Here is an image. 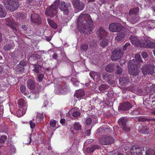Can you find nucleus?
<instances>
[{
	"mask_svg": "<svg viewBox=\"0 0 155 155\" xmlns=\"http://www.w3.org/2000/svg\"><path fill=\"white\" fill-rule=\"evenodd\" d=\"M77 29L81 34L91 33L93 30V21L88 14H81L77 20Z\"/></svg>",
	"mask_w": 155,
	"mask_h": 155,
	"instance_id": "1",
	"label": "nucleus"
},
{
	"mask_svg": "<svg viewBox=\"0 0 155 155\" xmlns=\"http://www.w3.org/2000/svg\"><path fill=\"white\" fill-rule=\"evenodd\" d=\"M134 60H130L128 62V71L129 73L131 75L136 76L140 72L141 69L140 65L137 64Z\"/></svg>",
	"mask_w": 155,
	"mask_h": 155,
	"instance_id": "2",
	"label": "nucleus"
},
{
	"mask_svg": "<svg viewBox=\"0 0 155 155\" xmlns=\"http://www.w3.org/2000/svg\"><path fill=\"white\" fill-rule=\"evenodd\" d=\"M4 4L5 8L11 12L15 11L19 6L18 0H4Z\"/></svg>",
	"mask_w": 155,
	"mask_h": 155,
	"instance_id": "3",
	"label": "nucleus"
},
{
	"mask_svg": "<svg viewBox=\"0 0 155 155\" xmlns=\"http://www.w3.org/2000/svg\"><path fill=\"white\" fill-rule=\"evenodd\" d=\"M150 37H144L141 39L139 47L147 48H155V43L151 42Z\"/></svg>",
	"mask_w": 155,
	"mask_h": 155,
	"instance_id": "4",
	"label": "nucleus"
},
{
	"mask_svg": "<svg viewBox=\"0 0 155 155\" xmlns=\"http://www.w3.org/2000/svg\"><path fill=\"white\" fill-rule=\"evenodd\" d=\"M59 2L58 0L55 1L53 4L46 9L45 11V14L47 16L53 17L57 13V10L58 9L57 5L59 4Z\"/></svg>",
	"mask_w": 155,
	"mask_h": 155,
	"instance_id": "5",
	"label": "nucleus"
},
{
	"mask_svg": "<svg viewBox=\"0 0 155 155\" xmlns=\"http://www.w3.org/2000/svg\"><path fill=\"white\" fill-rule=\"evenodd\" d=\"M27 102L23 98L19 99L18 101V103L20 108L18 113L20 114V117H21L25 114L27 110L28 105Z\"/></svg>",
	"mask_w": 155,
	"mask_h": 155,
	"instance_id": "6",
	"label": "nucleus"
},
{
	"mask_svg": "<svg viewBox=\"0 0 155 155\" xmlns=\"http://www.w3.org/2000/svg\"><path fill=\"white\" fill-rule=\"evenodd\" d=\"M127 118L124 117H120L118 120V124L123 130L126 132L129 131L130 130V128L127 125Z\"/></svg>",
	"mask_w": 155,
	"mask_h": 155,
	"instance_id": "7",
	"label": "nucleus"
},
{
	"mask_svg": "<svg viewBox=\"0 0 155 155\" xmlns=\"http://www.w3.org/2000/svg\"><path fill=\"white\" fill-rule=\"evenodd\" d=\"M124 51L121 48H117L112 52L111 57V60L114 61L120 59Z\"/></svg>",
	"mask_w": 155,
	"mask_h": 155,
	"instance_id": "8",
	"label": "nucleus"
},
{
	"mask_svg": "<svg viewBox=\"0 0 155 155\" xmlns=\"http://www.w3.org/2000/svg\"><path fill=\"white\" fill-rule=\"evenodd\" d=\"M154 67L151 65H146L143 67L142 70L143 75L145 77L152 75L154 73Z\"/></svg>",
	"mask_w": 155,
	"mask_h": 155,
	"instance_id": "9",
	"label": "nucleus"
},
{
	"mask_svg": "<svg viewBox=\"0 0 155 155\" xmlns=\"http://www.w3.org/2000/svg\"><path fill=\"white\" fill-rule=\"evenodd\" d=\"M144 151V147H140L136 145L133 146L130 150L131 155H141L142 151Z\"/></svg>",
	"mask_w": 155,
	"mask_h": 155,
	"instance_id": "10",
	"label": "nucleus"
},
{
	"mask_svg": "<svg viewBox=\"0 0 155 155\" xmlns=\"http://www.w3.org/2000/svg\"><path fill=\"white\" fill-rule=\"evenodd\" d=\"M100 143L102 145H109L113 142V138L110 136L101 137L99 140Z\"/></svg>",
	"mask_w": 155,
	"mask_h": 155,
	"instance_id": "11",
	"label": "nucleus"
},
{
	"mask_svg": "<svg viewBox=\"0 0 155 155\" xmlns=\"http://www.w3.org/2000/svg\"><path fill=\"white\" fill-rule=\"evenodd\" d=\"M109 28L110 31L113 32H119L123 29L125 30L120 24L117 23L111 24L109 25Z\"/></svg>",
	"mask_w": 155,
	"mask_h": 155,
	"instance_id": "12",
	"label": "nucleus"
},
{
	"mask_svg": "<svg viewBox=\"0 0 155 155\" xmlns=\"http://www.w3.org/2000/svg\"><path fill=\"white\" fill-rule=\"evenodd\" d=\"M55 87V92L58 94L67 92L68 89V87L65 84L61 85L59 84H57Z\"/></svg>",
	"mask_w": 155,
	"mask_h": 155,
	"instance_id": "13",
	"label": "nucleus"
},
{
	"mask_svg": "<svg viewBox=\"0 0 155 155\" xmlns=\"http://www.w3.org/2000/svg\"><path fill=\"white\" fill-rule=\"evenodd\" d=\"M58 0L59 1V4L57 5H58V8L59 6V8L61 11H63L64 13L65 14L68 15L69 13L68 7L70 4L66 3L64 1L60 2V0Z\"/></svg>",
	"mask_w": 155,
	"mask_h": 155,
	"instance_id": "14",
	"label": "nucleus"
},
{
	"mask_svg": "<svg viewBox=\"0 0 155 155\" xmlns=\"http://www.w3.org/2000/svg\"><path fill=\"white\" fill-rule=\"evenodd\" d=\"M72 4L74 8L79 11L82 10L85 7L84 3L80 0H73Z\"/></svg>",
	"mask_w": 155,
	"mask_h": 155,
	"instance_id": "15",
	"label": "nucleus"
},
{
	"mask_svg": "<svg viewBox=\"0 0 155 155\" xmlns=\"http://www.w3.org/2000/svg\"><path fill=\"white\" fill-rule=\"evenodd\" d=\"M31 20L33 23L38 25L41 24L42 21L40 16L38 14L34 13L31 15Z\"/></svg>",
	"mask_w": 155,
	"mask_h": 155,
	"instance_id": "16",
	"label": "nucleus"
},
{
	"mask_svg": "<svg viewBox=\"0 0 155 155\" xmlns=\"http://www.w3.org/2000/svg\"><path fill=\"white\" fill-rule=\"evenodd\" d=\"M129 40L133 45L139 47L141 39L134 35H131L129 38Z\"/></svg>",
	"mask_w": 155,
	"mask_h": 155,
	"instance_id": "17",
	"label": "nucleus"
},
{
	"mask_svg": "<svg viewBox=\"0 0 155 155\" xmlns=\"http://www.w3.org/2000/svg\"><path fill=\"white\" fill-rule=\"evenodd\" d=\"M133 106L130 102H126L123 103L120 107V110H127L132 108Z\"/></svg>",
	"mask_w": 155,
	"mask_h": 155,
	"instance_id": "18",
	"label": "nucleus"
},
{
	"mask_svg": "<svg viewBox=\"0 0 155 155\" xmlns=\"http://www.w3.org/2000/svg\"><path fill=\"white\" fill-rule=\"evenodd\" d=\"M97 34L101 39L107 36V33L103 27H100L97 31Z\"/></svg>",
	"mask_w": 155,
	"mask_h": 155,
	"instance_id": "19",
	"label": "nucleus"
},
{
	"mask_svg": "<svg viewBox=\"0 0 155 155\" xmlns=\"http://www.w3.org/2000/svg\"><path fill=\"white\" fill-rule=\"evenodd\" d=\"M34 69L32 71L34 73V74L36 75L40 73L42 71L41 66L38 64H34L33 66Z\"/></svg>",
	"mask_w": 155,
	"mask_h": 155,
	"instance_id": "20",
	"label": "nucleus"
},
{
	"mask_svg": "<svg viewBox=\"0 0 155 155\" xmlns=\"http://www.w3.org/2000/svg\"><path fill=\"white\" fill-rule=\"evenodd\" d=\"M100 148V146L97 144L91 145L88 147L87 148V152L88 153H93L96 149H98Z\"/></svg>",
	"mask_w": 155,
	"mask_h": 155,
	"instance_id": "21",
	"label": "nucleus"
},
{
	"mask_svg": "<svg viewBox=\"0 0 155 155\" xmlns=\"http://www.w3.org/2000/svg\"><path fill=\"white\" fill-rule=\"evenodd\" d=\"M126 29H123L120 31V32L118 33L117 36L115 38L116 41H118L123 39L125 36Z\"/></svg>",
	"mask_w": 155,
	"mask_h": 155,
	"instance_id": "22",
	"label": "nucleus"
},
{
	"mask_svg": "<svg viewBox=\"0 0 155 155\" xmlns=\"http://www.w3.org/2000/svg\"><path fill=\"white\" fill-rule=\"evenodd\" d=\"M89 74L91 78L94 80L96 79L98 81L101 79V74L100 73L92 71L90 72Z\"/></svg>",
	"mask_w": 155,
	"mask_h": 155,
	"instance_id": "23",
	"label": "nucleus"
},
{
	"mask_svg": "<svg viewBox=\"0 0 155 155\" xmlns=\"http://www.w3.org/2000/svg\"><path fill=\"white\" fill-rule=\"evenodd\" d=\"M119 81L121 86H125L129 82V80L127 77H122L120 78Z\"/></svg>",
	"mask_w": 155,
	"mask_h": 155,
	"instance_id": "24",
	"label": "nucleus"
},
{
	"mask_svg": "<svg viewBox=\"0 0 155 155\" xmlns=\"http://www.w3.org/2000/svg\"><path fill=\"white\" fill-rule=\"evenodd\" d=\"M27 86L29 89L33 90L35 87V83L34 81L31 79H29L27 81Z\"/></svg>",
	"mask_w": 155,
	"mask_h": 155,
	"instance_id": "25",
	"label": "nucleus"
},
{
	"mask_svg": "<svg viewBox=\"0 0 155 155\" xmlns=\"http://www.w3.org/2000/svg\"><path fill=\"white\" fill-rule=\"evenodd\" d=\"M84 94L85 93L84 90L81 89L77 91L74 94V96L78 98H80L84 96Z\"/></svg>",
	"mask_w": 155,
	"mask_h": 155,
	"instance_id": "26",
	"label": "nucleus"
},
{
	"mask_svg": "<svg viewBox=\"0 0 155 155\" xmlns=\"http://www.w3.org/2000/svg\"><path fill=\"white\" fill-rule=\"evenodd\" d=\"M105 69L107 71L109 72H112L114 70V65L110 64H108L105 68Z\"/></svg>",
	"mask_w": 155,
	"mask_h": 155,
	"instance_id": "27",
	"label": "nucleus"
},
{
	"mask_svg": "<svg viewBox=\"0 0 155 155\" xmlns=\"http://www.w3.org/2000/svg\"><path fill=\"white\" fill-rule=\"evenodd\" d=\"M140 130L141 132L143 134H148L150 131L149 128L147 126H142L140 127Z\"/></svg>",
	"mask_w": 155,
	"mask_h": 155,
	"instance_id": "28",
	"label": "nucleus"
},
{
	"mask_svg": "<svg viewBox=\"0 0 155 155\" xmlns=\"http://www.w3.org/2000/svg\"><path fill=\"white\" fill-rule=\"evenodd\" d=\"M47 20L48 23L50 26L52 28L54 29H56L57 28L58 25L54 22V21L48 18Z\"/></svg>",
	"mask_w": 155,
	"mask_h": 155,
	"instance_id": "29",
	"label": "nucleus"
},
{
	"mask_svg": "<svg viewBox=\"0 0 155 155\" xmlns=\"http://www.w3.org/2000/svg\"><path fill=\"white\" fill-rule=\"evenodd\" d=\"M7 15V12L1 5H0V16L2 17H5Z\"/></svg>",
	"mask_w": 155,
	"mask_h": 155,
	"instance_id": "30",
	"label": "nucleus"
},
{
	"mask_svg": "<svg viewBox=\"0 0 155 155\" xmlns=\"http://www.w3.org/2000/svg\"><path fill=\"white\" fill-rule=\"evenodd\" d=\"M15 69L17 72L20 74H22L24 72L25 68L23 67L18 64L15 67Z\"/></svg>",
	"mask_w": 155,
	"mask_h": 155,
	"instance_id": "31",
	"label": "nucleus"
},
{
	"mask_svg": "<svg viewBox=\"0 0 155 155\" xmlns=\"http://www.w3.org/2000/svg\"><path fill=\"white\" fill-rule=\"evenodd\" d=\"M139 8L138 7L131 9L129 12L130 15H137L139 12Z\"/></svg>",
	"mask_w": 155,
	"mask_h": 155,
	"instance_id": "32",
	"label": "nucleus"
},
{
	"mask_svg": "<svg viewBox=\"0 0 155 155\" xmlns=\"http://www.w3.org/2000/svg\"><path fill=\"white\" fill-rule=\"evenodd\" d=\"M12 44L9 43L6 44L4 46L3 49L5 51H8L12 49Z\"/></svg>",
	"mask_w": 155,
	"mask_h": 155,
	"instance_id": "33",
	"label": "nucleus"
},
{
	"mask_svg": "<svg viewBox=\"0 0 155 155\" xmlns=\"http://www.w3.org/2000/svg\"><path fill=\"white\" fill-rule=\"evenodd\" d=\"M44 116L40 113L38 114L36 117V123H40L42 121L44 118Z\"/></svg>",
	"mask_w": 155,
	"mask_h": 155,
	"instance_id": "34",
	"label": "nucleus"
},
{
	"mask_svg": "<svg viewBox=\"0 0 155 155\" xmlns=\"http://www.w3.org/2000/svg\"><path fill=\"white\" fill-rule=\"evenodd\" d=\"M88 44L85 43L82 44L81 47V49L82 51L86 52L88 49Z\"/></svg>",
	"mask_w": 155,
	"mask_h": 155,
	"instance_id": "35",
	"label": "nucleus"
},
{
	"mask_svg": "<svg viewBox=\"0 0 155 155\" xmlns=\"http://www.w3.org/2000/svg\"><path fill=\"white\" fill-rule=\"evenodd\" d=\"M135 60L133 59V60H134L135 62H137V64H139V65H140V64L138 63V62H141L142 61V60L141 59L140 55L139 54H137L135 55Z\"/></svg>",
	"mask_w": 155,
	"mask_h": 155,
	"instance_id": "36",
	"label": "nucleus"
},
{
	"mask_svg": "<svg viewBox=\"0 0 155 155\" xmlns=\"http://www.w3.org/2000/svg\"><path fill=\"white\" fill-rule=\"evenodd\" d=\"M36 79L38 82H41L42 81L44 77V75L43 74L39 73L38 74Z\"/></svg>",
	"mask_w": 155,
	"mask_h": 155,
	"instance_id": "37",
	"label": "nucleus"
},
{
	"mask_svg": "<svg viewBox=\"0 0 155 155\" xmlns=\"http://www.w3.org/2000/svg\"><path fill=\"white\" fill-rule=\"evenodd\" d=\"M81 125L79 122H75L74 125V130H79L81 129Z\"/></svg>",
	"mask_w": 155,
	"mask_h": 155,
	"instance_id": "38",
	"label": "nucleus"
},
{
	"mask_svg": "<svg viewBox=\"0 0 155 155\" xmlns=\"http://www.w3.org/2000/svg\"><path fill=\"white\" fill-rule=\"evenodd\" d=\"M108 88V86L106 84H101L99 87V90L103 92Z\"/></svg>",
	"mask_w": 155,
	"mask_h": 155,
	"instance_id": "39",
	"label": "nucleus"
},
{
	"mask_svg": "<svg viewBox=\"0 0 155 155\" xmlns=\"http://www.w3.org/2000/svg\"><path fill=\"white\" fill-rule=\"evenodd\" d=\"M108 42V40L104 38L100 42V45L102 47H104L107 45Z\"/></svg>",
	"mask_w": 155,
	"mask_h": 155,
	"instance_id": "40",
	"label": "nucleus"
},
{
	"mask_svg": "<svg viewBox=\"0 0 155 155\" xmlns=\"http://www.w3.org/2000/svg\"><path fill=\"white\" fill-rule=\"evenodd\" d=\"M141 113L140 109L139 108H137L135 110H133L131 112L132 114L134 115H137L140 114Z\"/></svg>",
	"mask_w": 155,
	"mask_h": 155,
	"instance_id": "41",
	"label": "nucleus"
},
{
	"mask_svg": "<svg viewBox=\"0 0 155 155\" xmlns=\"http://www.w3.org/2000/svg\"><path fill=\"white\" fill-rule=\"evenodd\" d=\"M147 26H148L149 28H153L155 27V23L151 21H149L147 22Z\"/></svg>",
	"mask_w": 155,
	"mask_h": 155,
	"instance_id": "42",
	"label": "nucleus"
},
{
	"mask_svg": "<svg viewBox=\"0 0 155 155\" xmlns=\"http://www.w3.org/2000/svg\"><path fill=\"white\" fill-rule=\"evenodd\" d=\"M130 44L129 43H126L123 47V51H125L129 49L130 46Z\"/></svg>",
	"mask_w": 155,
	"mask_h": 155,
	"instance_id": "43",
	"label": "nucleus"
},
{
	"mask_svg": "<svg viewBox=\"0 0 155 155\" xmlns=\"http://www.w3.org/2000/svg\"><path fill=\"white\" fill-rule=\"evenodd\" d=\"M137 120L140 122H143L145 121L150 122V119H148L143 117H141L138 118Z\"/></svg>",
	"mask_w": 155,
	"mask_h": 155,
	"instance_id": "44",
	"label": "nucleus"
},
{
	"mask_svg": "<svg viewBox=\"0 0 155 155\" xmlns=\"http://www.w3.org/2000/svg\"><path fill=\"white\" fill-rule=\"evenodd\" d=\"M145 154L146 155H155V152L153 149H148Z\"/></svg>",
	"mask_w": 155,
	"mask_h": 155,
	"instance_id": "45",
	"label": "nucleus"
},
{
	"mask_svg": "<svg viewBox=\"0 0 155 155\" xmlns=\"http://www.w3.org/2000/svg\"><path fill=\"white\" fill-rule=\"evenodd\" d=\"M7 139V137L6 136H2L0 137V143H5Z\"/></svg>",
	"mask_w": 155,
	"mask_h": 155,
	"instance_id": "46",
	"label": "nucleus"
},
{
	"mask_svg": "<svg viewBox=\"0 0 155 155\" xmlns=\"http://www.w3.org/2000/svg\"><path fill=\"white\" fill-rule=\"evenodd\" d=\"M71 81L73 85L75 86H77L79 84V82L76 78H72L71 79Z\"/></svg>",
	"mask_w": 155,
	"mask_h": 155,
	"instance_id": "47",
	"label": "nucleus"
},
{
	"mask_svg": "<svg viewBox=\"0 0 155 155\" xmlns=\"http://www.w3.org/2000/svg\"><path fill=\"white\" fill-rule=\"evenodd\" d=\"M123 69L119 66H117L116 67V73L117 74H121L122 71Z\"/></svg>",
	"mask_w": 155,
	"mask_h": 155,
	"instance_id": "48",
	"label": "nucleus"
},
{
	"mask_svg": "<svg viewBox=\"0 0 155 155\" xmlns=\"http://www.w3.org/2000/svg\"><path fill=\"white\" fill-rule=\"evenodd\" d=\"M136 93L138 95L141 96L143 95L144 94L143 91L142 90L141 88H139L137 89Z\"/></svg>",
	"mask_w": 155,
	"mask_h": 155,
	"instance_id": "49",
	"label": "nucleus"
},
{
	"mask_svg": "<svg viewBox=\"0 0 155 155\" xmlns=\"http://www.w3.org/2000/svg\"><path fill=\"white\" fill-rule=\"evenodd\" d=\"M56 122L55 120H51L50 122V125L52 127H54L56 126Z\"/></svg>",
	"mask_w": 155,
	"mask_h": 155,
	"instance_id": "50",
	"label": "nucleus"
},
{
	"mask_svg": "<svg viewBox=\"0 0 155 155\" xmlns=\"http://www.w3.org/2000/svg\"><path fill=\"white\" fill-rule=\"evenodd\" d=\"M92 119L90 118H88L85 120V123L86 125H89L92 123Z\"/></svg>",
	"mask_w": 155,
	"mask_h": 155,
	"instance_id": "51",
	"label": "nucleus"
},
{
	"mask_svg": "<svg viewBox=\"0 0 155 155\" xmlns=\"http://www.w3.org/2000/svg\"><path fill=\"white\" fill-rule=\"evenodd\" d=\"M19 65L23 67L24 68V67L26 66L27 65V62L26 61H25L24 60L21 61L18 64Z\"/></svg>",
	"mask_w": 155,
	"mask_h": 155,
	"instance_id": "52",
	"label": "nucleus"
},
{
	"mask_svg": "<svg viewBox=\"0 0 155 155\" xmlns=\"http://www.w3.org/2000/svg\"><path fill=\"white\" fill-rule=\"evenodd\" d=\"M80 115V113L78 111H76L72 113V116L73 117H78Z\"/></svg>",
	"mask_w": 155,
	"mask_h": 155,
	"instance_id": "53",
	"label": "nucleus"
},
{
	"mask_svg": "<svg viewBox=\"0 0 155 155\" xmlns=\"http://www.w3.org/2000/svg\"><path fill=\"white\" fill-rule=\"evenodd\" d=\"M35 121L34 119H33L32 120L30 121V125L31 128L33 129L35 126L36 125L35 123L34 122Z\"/></svg>",
	"mask_w": 155,
	"mask_h": 155,
	"instance_id": "54",
	"label": "nucleus"
},
{
	"mask_svg": "<svg viewBox=\"0 0 155 155\" xmlns=\"http://www.w3.org/2000/svg\"><path fill=\"white\" fill-rule=\"evenodd\" d=\"M6 24L9 26H10V27L12 28L13 30H15L16 31H17V29L16 28V27L15 25H13V23H7Z\"/></svg>",
	"mask_w": 155,
	"mask_h": 155,
	"instance_id": "55",
	"label": "nucleus"
},
{
	"mask_svg": "<svg viewBox=\"0 0 155 155\" xmlns=\"http://www.w3.org/2000/svg\"><path fill=\"white\" fill-rule=\"evenodd\" d=\"M26 87L25 85H21L20 87V90L21 92L22 93H25L26 91Z\"/></svg>",
	"mask_w": 155,
	"mask_h": 155,
	"instance_id": "56",
	"label": "nucleus"
},
{
	"mask_svg": "<svg viewBox=\"0 0 155 155\" xmlns=\"http://www.w3.org/2000/svg\"><path fill=\"white\" fill-rule=\"evenodd\" d=\"M141 55L144 59L146 60L147 59L148 55L146 52L144 51H143L141 53Z\"/></svg>",
	"mask_w": 155,
	"mask_h": 155,
	"instance_id": "57",
	"label": "nucleus"
},
{
	"mask_svg": "<svg viewBox=\"0 0 155 155\" xmlns=\"http://www.w3.org/2000/svg\"><path fill=\"white\" fill-rule=\"evenodd\" d=\"M129 20L130 22L132 24H135L136 21V19L134 17H131Z\"/></svg>",
	"mask_w": 155,
	"mask_h": 155,
	"instance_id": "58",
	"label": "nucleus"
},
{
	"mask_svg": "<svg viewBox=\"0 0 155 155\" xmlns=\"http://www.w3.org/2000/svg\"><path fill=\"white\" fill-rule=\"evenodd\" d=\"M126 89L130 91H131L133 90V87L132 86H130L129 87H126Z\"/></svg>",
	"mask_w": 155,
	"mask_h": 155,
	"instance_id": "59",
	"label": "nucleus"
},
{
	"mask_svg": "<svg viewBox=\"0 0 155 155\" xmlns=\"http://www.w3.org/2000/svg\"><path fill=\"white\" fill-rule=\"evenodd\" d=\"M21 28L24 30V31H26L28 29V27L26 25H23L21 27Z\"/></svg>",
	"mask_w": 155,
	"mask_h": 155,
	"instance_id": "60",
	"label": "nucleus"
},
{
	"mask_svg": "<svg viewBox=\"0 0 155 155\" xmlns=\"http://www.w3.org/2000/svg\"><path fill=\"white\" fill-rule=\"evenodd\" d=\"M91 132V129L87 130H86L85 134L87 136H89Z\"/></svg>",
	"mask_w": 155,
	"mask_h": 155,
	"instance_id": "61",
	"label": "nucleus"
},
{
	"mask_svg": "<svg viewBox=\"0 0 155 155\" xmlns=\"http://www.w3.org/2000/svg\"><path fill=\"white\" fill-rule=\"evenodd\" d=\"M58 56V55L56 53L52 55L53 58L55 59H57Z\"/></svg>",
	"mask_w": 155,
	"mask_h": 155,
	"instance_id": "62",
	"label": "nucleus"
},
{
	"mask_svg": "<svg viewBox=\"0 0 155 155\" xmlns=\"http://www.w3.org/2000/svg\"><path fill=\"white\" fill-rule=\"evenodd\" d=\"M65 122V120L64 119H61L60 120V123L62 124H64Z\"/></svg>",
	"mask_w": 155,
	"mask_h": 155,
	"instance_id": "63",
	"label": "nucleus"
},
{
	"mask_svg": "<svg viewBox=\"0 0 155 155\" xmlns=\"http://www.w3.org/2000/svg\"><path fill=\"white\" fill-rule=\"evenodd\" d=\"M29 140V143H25L26 144H30V143H31V137H29L28 138V140Z\"/></svg>",
	"mask_w": 155,
	"mask_h": 155,
	"instance_id": "64",
	"label": "nucleus"
}]
</instances>
